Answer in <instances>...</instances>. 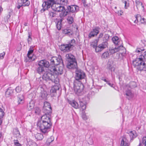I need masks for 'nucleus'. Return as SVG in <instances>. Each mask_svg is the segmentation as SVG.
<instances>
[{
	"label": "nucleus",
	"instance_id": "f257e3e1",
	"mask_svg": "<svg viewBox=\"0 0 146 146\" xmlns=\"http://www.w3.org/2000/svg\"><path fill=\"white\" fill-rule=\"evenodd\" d=\"M52 9L54 11L60 12L59 17H66L67 15L75 13L79 10V7L75 5L68 6L66 9L64 7L61 6L59 4H54L52 7Z\"/></svg>",
	"mask_w": 146,
	"mask_h": 146
},
{
	"label": "nucleus",
	"instance_id": "f03ea898",
	"mask_svg": "<svg viewBox=\"0 0 146 146\" xmlns=\"http://www.w3.org/2000/svg\"><path fill=\"white\" fill-rule=\"evenodd\" d=\"M51 118V114H45L41 117L42 122H37V125L39 127L41 132L46 133L50 131L52 125Z\"/></svg>",
	"mask_w": 146,
	"mask_h": 146
},
{
	"label": "nucleus",
	"instance_id": "7ed1b4c3",
	"mask_svg": "<svg viewBox=\"0 0 146 146\" xmlns=\"http://www.w3.org/2000/svg\"><path fill=\"white\" fill-rule=\"evenodd\" d=\"M132 64L138 71H146V62L143 60L137 58L133 61Z\"/></svg>",
	"mask_w": 146,
	"mask_h": 146
},
{
	"label": "nucleus",
	"instance_id": "20e7f679",
	"mask_svg": "<svg viewBox=\"0 0 146 146\" xmlns=\"http://www.w3.org/2000/svg\"><path fill=\"white\" fill-rule=\"evenodd\" d=\"M57 77L56 75L52 74L51 73H50L49 72H46L42 76V78L45 82L48 81H51L55 84H58L59 81V79Z\"/></svg>",
	"mask_w": 146,
	"mask_h": 146
},
{
	"label": "nucleus",
	"instance_id": "39448f33",
	"mask_svg": "<svg viewBox=\"0 0 146 146\" xmlns=\"http://www.w3.org/2000/svg\"><path fill=\"white\" fill-rule=\"evenodd\" d=\"M66 57L68 61L67 67L69 69H74L77 67V64L75 57L71 54H67Z\"/></svg>",
	"mask_w": 146,
	"mask_h": 146
},
{
	"label": "nucleus",
	"instance_id": "423d86ee",
	"mask_svg": "<svg viewBox=\"0 0 146 146\" xmlns=\"http://www.w3.org/2000/svg\"><path fill=\"white\" fill-rule=\"evenodd\" d=\"M84 86L79 81H74V82L73 88L75 93L78 95H81L83 93Z\"/></svg>",
	"mask_w": 146,
	"mask_h": 146
},
{
	"label": "nucleus",
	"instance_id": "0eeeda50",
	"mask_svg": "<svg viewBox=\"0 0 146 146\" xmlns=\"http://www.w3.org/2000/svg\"><path fill=\"white\" fill-rule=\"evenodd\" d=\"M109 51L111 54H114L118 52H119L121 54L125 53L126 52L125 49L121 44L117 47H110L109 48Z\"/></svg>",
	"mask_w": 146,
	"mask_h": 146
},
{
	"label": "nucleus",
	"instance_id": "6e6552de",
	"mask_svg": "<svg viewBox=\"0 0 146 146\" xmlns=\"http://www.w3.org/2000/svg\"><path fill=\"white\" fill-rule=\"evenodd\" d=\"M42 4V6L43 7L41 10V13L44 12L45 10L48 9V8L51 7L52 9V7L54 4H56L55 3L54 0H46Z\"/></svg>",
	"mask_w": 146,
	"mask_h": 146
},
{
	"label": "nucleus",
	"instance_id": "1a4fd4ad",
	"mask_svg": "<svg viewBox=\"0 0 146 146\" xmlns=\"http://www.w3.org/2000/svg\"><path fill=\"white\" fill-rule=\"evenodd\" d=\"M50 64L54 65H58L62 64L63 65V62L60 56H58V57H53L50 59Z\"/></svg>",
	"mask_w": 146,
	"mask_h": 146
},
{
	"label": "nucleus",
	"instance_id": "9d476101",
	"mask_svg": "<svg viewBox=\"0 0 146 146\" xmlns=\"http://www.w3.org/2000/svg\"><path fill=\"white\" fill-rule=\"evenodd\" d=\"M145 50V49L143 48H137L136 49L135 52H141V54L138 58L146 62V50L143 52V51Z\"/></svg>",
	"mask_w": 146,
	"mask_h": 146
},
{
	"label": "nucleus",
	"instance_id": "9b49d317",
	"mask_svg": "<svg viewBox=\"0 0 146 146\" xmlns=\"http://www.w3.org/2000/svg\"><path fill=\"white\" fill-rule=\"evenodd\" d=\"M100 29V28L99 27H96L90 32L88 35V38H90L96 36L99 33Z\"/></svg>",
	"mask_w": 146,
	"mask_h": 146
},
{
	"label": "nucleus",
	"instance_id": "f8f14e48",
	"mask_svg": "<svg viewBox=\"0 0 146 146\" xmlns=\"http://www.w3.org/2000/svg\"><path fill=\"white\" fill-rule=\"evenodd\" d=\"M85 74L84 72L81 70H78L76 72V80L78 81L79 80L83 79L85 77Z\"/></svg>",
	"mask_w": 146,
	"mask_h": 146
},
{
	"label": "nucleus",
	"instance_id": "ddd939ff",
	"mask_svg": "<svg viewBox=\"0 0 146 146\" xmlns=\"http://www.w3.org/2000/svg\"><path fill=\"white\" fill-rule=\"evenodd\" d=\"M72 49L68 44H61L60 46V49L64 52H69Z\"/></svg>",
	"mask_w": 146,
	"mask_h": 146
},
{
	"label": "nucleus",
	"instance_id": "4468645a",
	"mask_svg": "<svg viewBox=\"0 0 146 146\" xmlns=\"http://www.w3.org/2000/svg\"><path fill=\"white\" fill-rule=\"evenodd\" d=\"M38 66H40L46 68H48L50 66V64L48 62L45 60H42L39 61Z\"/></svg>",
	"mask_w": 146,
	"mask_h": 146
},
{
	"label": "nucleus",
	"instance_id": "2eb2a0df",
	"mask_svg": "<svg viewBox=\"0 0 146 146\" xmlns=\"http://www.w3.org/2000/svg\"><path fill=\"white\" fill-rule=\"evenodd\" d=\"M129 141L125 136L123 137L121 142V146H129Z\"/></svg>",
	"mask_w": 146,
	"mask_h": 146
},
{
	"label": "nucleus",
	"instance_id": "dca6fc26",
	"mask_svg": "<svg viewBox=\"0 0 146 146\" xmlns=\"http://www.w3.org/2000/svg\"><path fill=\"white\" fill-rule=\"evenodd\" d=\"M42 134L37 133L35 135L36 138L38 140H42L44 137H46L48 135V133H44L42 132Z\"/></svg>",
	"mask_w": 146,
	"mask_h": 146
},
{
	"label": "nucleus",
	"instance_id": "f3484780",
	"mask_svg": "<svg viewBox=\"0 0 146 146\" xmlns=\"http://www.w3.org/2000/svg\"><path fill=\"white\" fill-rule=\"evenodd\" d=\"M59 88L58 86L57 85H55L52 87L50 90V93L53 96H55L56 94L57 90H58Z\"/></svg>",
	"mask_w": 146,
	"mask_h": 146
},
{
	"label": "nucleus",
	"instance_id": "a211bd4d",
	"mask_svg": "<svg viewBox=\"0 0 146 146\" xmlns=\"http://www.w3.org/2000/svg\"><path fill=\"white\" fill-rule=\"evenodd\" d=\"M43 111L45 114H51L52 113L51 106L43 107Z\"/></svg>",
	"mask_w": 146,
	"mask_h": 146
},
{
	"label": "nucleus",
	"instance_id": "6ab92c4d",
	"mask_svg": "<svg viewBox=\"0 0 146 146\" xmlns=\"http://www.w3.org/2000/svg\"><path fill=\"white\" fill-rule=\"evenodd\" d=\"M112 40L115 44L119 45L122 43V41H121L120 39L116 36H113L112 38Z\"/></svg>",
	"mask_w": 146,
	"mask_h": 146
},
{
	"label": "nucleus",
	"instance_id": "aec40b11",
	"mask_svg": "<svg viewBox=\"0 0 146 146\" xmlns=\"http://www.w3.org/2000/svg\"><path fill=\"white\" fill-rule=\"evenodd\" d=\"M126 98L128 100H130L133 97V94L130 90H127L126 91Z\"/></svg>",
	"mask_w": 146,
	"mask_h": 146
},
{
	"label": "nucleus",
	"instance_id": "412c9836",
	"mask_svg": "<svg viewBox=\"0 0 146 146\" xmlns=\"http://www.w3.org/2000/svg\"><path fill=\"white\" fill-rule=\"evenodd\" d=\"M18 102L19 104L23 103L24 101V96L23 94H19L17 96Z\"/></svg>",
	"mask_w": 146,
	"mask_h": 146
},
{
	"label": "nucleus",
	"instance_id": "4be33fe9",
	"mask_svg": "<svg viewBox=\"0 0 146 146\" xmlns=\"http://www.w3.org/2000/svg\"><path fill=\"white\" fill-rule=\"evenodd\" d=\"M70 15L68 16L67 20L68 23L69 24H71L74 22L73 17L75 16V14L73 13L71 15V14H70Z\"/></svg>",
	"mask_w": 146,
	"mask_h": 146
},
{
	"label": "nucleus",
	"instance_id": "5701e85b",
	"mask_svg": "<svg viewBox=\"0 0 146 146\" xmlns=\"http://www.w3.org/2000/svg\"><path fill=\"white\" fill-rule=\"evenodd\" d=\"M13 92V90L9 88L5 92V96L6 97H9L11 96Z\"/></svg>",
	"mask_w": 146,
	"mask_h": 146
},
{
	"label": "nucleus",
	"instance_id": "b1692460",
	"mask_svg": "<svg viewBox=\"0 0 146 146\" xmlns=\"http://www.w3.org/2000/svg\"><path fill=\"white\" fill-rule=\"evenodd\" d=\"M36 70L37 72L40 74H42L44 72H45L44 67L40 66H38Z\"/></svg>",
	"mask_w": 146,
	"mask_h": 146
},
{
	"label": "nucleus",
	"instance_id": "393cba45",
	"mask_svg": "<svg viewBox=\"0 0 146 146\" xmlns=\"http://www.w3.org/2000/svg\"><path fill=\"white\" fill-rule=\"evenodd\" d=\"M63 73V67L62 66L60 67H57L55 71V75L61 74Z\"/></svg>",
	"mask_w": 146,
	"mask_h": 146
},
{
	"label": "nucleus",
	"instance_id": "a878e982",
	"mask_svg": "<svg viewBox=\"0 0 146 146\" xmlns=\"http://www.w3.org/2000/svg\"><path fill=\"white\" fill-rule=\"evenodd\" d=\"M27 56L25 58L24 61L25 62H30L35 60L34 56L30 55H27Z\"/></svg>",
	"mask_w": 146,
	"mask_h": 146
},
{
	"label": "nucleus",
	"instance_id": "bb28decb",
	"mask_svg": "<svg viewBox=\"0 0 146 146\" xmlns=\"http://www.w3.org/2000/svg\"><path fill=\"white\" fill-rule=\"evenodd\" d=\"M101 49L102 50L103 49L108 47V43L106 42L103 41L101 44L99 45Z\"/></svg>",
	"mask_w": 146,
	"mask_h": 146
},
{
	"label": "nucleus",
	"instance_id": "cd10ccee",
	"mask_svg": "<svg viewBox=\"0 0 146 146\" xmlns=\"http://www.w3.org/2000/svg\"><path fill=\"white\" fill-rule=\"evenodd\" d=\"M70 104L72 106V107L76 109L78 108L79 105L74 100L70 101Z\"/></svg>",
	"mask_w": 146,
	"mask_h": 146
},
{
	"label": "nucleus",
	"instance_id": "c85d7f7f",
	"mask_svg": "<svg viewBox=\"0 0 146 146\" xmlns=\"http://www.w3.org/2000/svg\"><path fill=\"white\" fill-rule=\"evenodd\" d=\"M34 105L32 101H31L28 104L27 108L29 111L31 110L34 108Z\"/></svg>",
	"mask_w": 146,
	"mask_h": 146
},
{
	"label": "nucleus",
	"instance_id": "c756f323",
	"mask_svg": "<svg viewBox=\"0 0 146 146\" xmlns=\"http://www.w3.org/2000/svg\"><path fill=\"white\" fill-rule=\"evenodd\" d=\"M18 1H21V3L23 4V6H28L30 3V2L28 0H18Z\"/></svg>",
	"mask_w": 146,
	"mask_h": 146
},
{
	"label": "nucleus",
	"instance_id": "7c9ffc66",
	"mask_svg": "<svg viewBox=\"0 0 146 146\" xmlns=\"http://www.w3.org/2000/svg\"><path fill=\"white\" fill-rule=\"evenodd\" d=\"M86 102L85 101H80V106L82 109V111L85 110L86 108Z\"/></svg>",
	"mask_w": 146,
	"mask_h": 146
},
{
	"label": "nucleus",
	"instance_id": "2f4dec72",
	"mask_svg": "<svg viewBox=\"0 0 146 146\" xmlns=\"http://www.w3.org/2000/svg\"><path fill=\"white\" fill-rule=\"evenodd\" d=\"M48 67V70L51 72L55 74V71L56 70V67L54 66H51L50 65Z\"/></svg>",
	"mask_w": 146,
	"mask_h": 146
},
{
	"label": "nucleus",
	"instance_id": "473e14b6",
	"mask_svg": "<svg viewBox=\"0 0 146 146\" xmlns=\"http://www.w3.org/2000/svg\"><path fill=\"white\" fill-rule=\"evenodd\" d=\"M99 41L98 39L95 40L93 42H92L91 44V46L93 48H94L98 45V43Z\"/></svg>",
	"mask_w": 146,
	"mask_h": 146
},
{
	"label": "nucleus",
	"instance_id": "72a5a7b5",
	"mask_svg": "<svg viewBox=\"0 0 146 146\" xmlns=\"http://www.w3.org/2000/svg\"><path fill=\"white\" fill-rule=\"evenodd\" d=\"M135 17L136 18V20L134 21V23H136L138 21H140L142 17L140 15L138 14L137 15H135Z\"/></svg>",
	"mask_w": 146,
	"mask_h": 146
},
{
	"label": "nucleus",
	"instance_id": "f704fd0d",
	"mask_svg": "<svg viewBox=\"0 0 146 146\" xmlns=\"http://www.w3.org/2000/svg\"><path fill=\"white\" fill-rule=\"evenodd\" d=\"M129 135L131 138H134L137 136V134L135 131H130L129 133Z\"/></svg>",
	"mask_w": 146,
	"mask_h": 146
},
{
	"label": "nucleus",
	"instance_id": "c9c22d12",
	"mask_svg": "<svg viewBox=\"0 0 146 146\" xmlns=\"http://www.w3.org/2000/svg\"><path fill=\"white\" fill-rule=\"evenodd\" d=\"M58 3H59V4L60 5V4L63 5H66L68 3L67 0H57Z\"/></svg>",
	"mask_w": 146,
	"mask_h": 146
},
{
	"label": "nucleus",
	"instance_id": "e433bc0d",
	"mask_svg": "<svg viewBox=\"0 0 146 146\" xmlns=\"http://www.w3.org/2000/svg\"><path fill=\"white\" fill-rule=\"evenodd\" d=\"M73 49L76 44L75 41L74 39H72L68 44Z\"/></svg>",
	"mask_w": 146,
	"mask_h": 146
},
{
	"label": "nucleus",
	"instance_id": "4c0bfd02",
	"mask_svg": "<svg viewBox=\"0 0 146 146\" xmlns=\"http://www.w3.org/2000/svg\"><path fill=\"white\" fill-rule=\"evenodd\" d=\"M122 2L125 4V8L127 9L129 6V3L128 0H122Z\"/></svg>",
	"mask_w": 146,
	"mask_h": 146
},
{
	"label": "nucleus",
	"instance_id": "58836bf2",
	"mask_svg": "<svg viewBox=\"0 0 146 146\" xmlns=\"http://www.w3.org/2000/svg\"><path fill=\"white\" fill-rule=\"evenodd\" d=\"M34 46H31L30 47L29 49V50L28 51L27 55L32 56V55L31 54L33 53L34 51Z\"/></svg>",
	"mask_w": 146,
	"mask_h": 146
},
{
	"label": "nucleus",
	"instance_id": "ea45409f",
	"mask_svg": "<svg viewBox=\"0 0 146 146\" xmlns=\"http://www.w3.org/2000/svg\"><path fill=\"white\" fill-rule=\"evenodd\" d=\"M110 36L108 34H105L103 38V41L104 42H108V41L109 39Z\"/></svg>",
	"mask_w": 146,
	"mask_h": 146
},
{
	"label": "nucleus",
	"instance_id": "a19ab883",
	"mask_svg": "<svg viewBox=\"0 0 146 146\" xmlns=\"http://www.w3.org/2000/svg\"><path fill=\"white\" fill-rule=\"evenodd\" d=\"M13 133L17 136H19L20 135V133L17 128H15L13 130Z\"/></svg>",
	"mask_w": 146,
	"mask_h": 146
},
{
	"label": "nucleus",
	"instance_id": "79ce46f5",
	"mask_svg": "<svg viewBox=\"0 0 146 146\" xmlns=\"http://www.w3.org/2000/svg\"><path fill=\"white\" fill-rule=\"evenodd\" d=\"M109 57V53L108 52H104L102 55V58H107Z\"/></svg>",
	"mask_w": 146,
	"mask_h": 146
},
{
	"label": "nucleus",
	"instance_id": "37998d69",
	"mask_svg": "<svg viewBox=\"0 0 146 146\" xmlns=\"http://www.w3.org/2000/svg\"><path fill=\"white\" fill-rule=\"evenodd\" d=\"M49 17L52 18L56 16V14L55 11H50L49 13Z\"/></svg>",
	"mask_w": 146,
	"mask_h": 146
},
{
	"label": "nucleus",
	"instance_id": "c03bdc74",
	"mask_svg": "<svg viewBox=\"0 0 146 146\" xmlns=\"http://www.w3.org/2000/svg\"><path fill=\"white\" fill-rule=\"evenodd\" d=\"M136 6L137 7H139L140 5H141L143 8H144V6L142 5V3L139 0H136L135 1Z\"/></svg>",
	"mask_w": 146,
	"mask_h": 146
},
{
	"label": "nucleus",
	"instance_id": "a18cd8bd",
	"mask_svg": "<svg viewBox=\"0 0 146 146\" xmlns=\"http://www.w3.org/2000/svg\"><path fill=\"white\" fill-rule=\"evenodd\" d=\"M107 68L108 70H111V71H114V68L110 64H108V65Z\"/></svg>",
	"mask_w": 146,
	"mask_h": 146
},
{
	"label": "nucleus",
	"instance_id": "49530a36",
	"mask_svg": "<svg viewBox=\"0 0 146 146\" xmlns=\"http://www.w3.org/2000/svg\"><path fill=\"white\" fill-rule=\"evenodd\" d=\"M18 1L17 3L16 6V7L18 9H20L21 7L23 6V4L21 3V1Z\"/></svg>",
	"mask_w": 146,
	"mask_h": 146
},
{
	"label": "nucleus",
	"instance_id": "de8ad7c7",
	"mask_svg": "<svg viewBox=\"0 0 146 146\" xmlns=\"http://www.w3.org/2000/svg\"><path fill=\"white\" fill-rule=\"evenodd\" d=\"M29 144L30 146H37V144L35 142L32 141H29Z\"/></svg>",
	"mask_w": 146,
	"mask_h": 146
},
{
	"label": "nucleus",
	"instance_id": "09e8293b",
	"mask_svg": "<svg viewBox=\"0 0 146 146\" xmlns=\"http://www.w3.org/2000/svg\"><path fill=\"white\" fill-rule=\"evenodd\" d=\"M31 35L29 32V36L28 38L27 39V41L28 44H30L31 43V42L32 41V38L31 37Z\"/></svg>",
	"mask_w": 146,
	"mask_h": 146
},
{
	"label": "nucleus",
	"instance_id": "8fccbe9b",
	"mask_svg": "<svg viewBox=\"0 0 146 146\" xmlns=\"http://www.w3.org/2000/svg\"><path fill=\"white\" fill-rule=\"evenodd\" d=\"M35 112L36 114H39L40 112V110L38 108L36 107L34 108Z\"/></svg>",
	"mask_w": 146,
	"mask_h": 146
},
{
	"label": "nucleus",
	"instance_id": "3c124183",
	"mask_svg": "<svg viewBox=\"0 0 146 146\" xmlns=\"http://www.w3.org/2000/svg\"><path fill=\"white\" fill-rule=\"evenodd\" d=\"M56 27L58 30H60L61 29L62 27V24L61 23H60L59 22H58L57 24H56Z\"/></svg>",
	"mask_w": 146,
	"mask_h": 146
},
{
	"label": "nucleus",
	"instance_id": "603ef678",
	"mask_svg": "<svg viewBox=\"0 0 146 146\" xmlns=\"http://www.w3.org/2000/svg\"><path fill=\"white\" fill-rule=\"evenodd\" d=\"M94 48L95 49V51L96 52H100L102 50L100 48L99 45H98V46H97Z\"/></svg>",
	"mask_w": 146,
	"mask_h": 146
},
{
	"label": "nucleus",
	"instance_id": "864d4df0",
	"mask_svg": "<svg viewBox=\"0 0 146 146\" xmlns=\"http://www.w3.org/2000/svg\"><path fill=\"white\" fill-rule=\"evenodd\" d=\"M4 113L3 110L0 108V118H2L4 115Z\"/></svg>",
	"mask_w": 146,
	"mask_h": 146
},
{
	"label": "nucleus",
	"instance_id": "5fc2aeb1",
	"mask_svg": "<svg viewBox=\"0 0 146 146\" xmlns=\"http://www.w3.org/2000/svg\"><path fill=\"white\" fill-rule=\"evenodd\" d=\"M47 96V93L45 92H44L41 94V97L43 99H45Z\"/></svg>",
	"mask_w": 146,
	"mask_h": 146
},
{
	"label": "nucleus",
	"instance_id": "6e6d98bb",
	"mask_svg": "<svg viewBox=\"0 0 146 146\" xmlns=\"http://www.w3.org/2000/svg\"><path fill=\"white\" fill-rule=\"evenodd\" d=\"M142 143L144 146H146V137H144L142 139Z\"/></svg>",
	"mask_w": 146,
	"mask_h": 146
},
{
	"label": "nucleus",
	"instance_id": "4d7b16f0",
	"mask_svg": "<svg viewBox=\"0 0 146 146\" xmlns=\"http://www.w3.org/2000/svg\"><path fill=\"white\" fill-rule=\"evenodd\" d=\"M15 90L17 92H19L21 90V88L20 86H18L16 88Z\"/></svg>",
	"mask_w": 146,
	"mask_h": 146
},
{
	"label": "nucleus",
	"instance_id": "13d9d810",
	"mask_svg": "<svg viewBox=\"0 0 146 146\" xmlns=\"http://www.w3.org/2000/svg\"><path fill=\"white\" fill-rule=\"evenodd\" d=\"M51 106L50 104L47 102H44V106L43 107H48V106Z\"/></svg>",
	"mask_w": 146,
	"mask_h": 146
},
{
	"label": "nucleus",
	"instance_id": "bf43d9fd",
	"mask_svg": "<svg viewBox=\"0 0 146 146\" xmlns=\"http://www.w3.org/2000/svg\"><path fill=\"white\" fill-rule=\"evenodd\" d=\"M54 140V138L53 137H51L50 138L48 139L47 142L48 143H50L52 142Z\"/></svg>",
	"mask_w": 146,
	"mask_h": 146
},
{
	"label": "nucleus",
	"instance_id": "052dcab7",
	"mask_svg": "<svg viewBox=\"0 0 146 146\" xmlns=\"http://www.w3.org/2000/svg\"><path fill=\"white\" fill-rule=\"evenodd\" d=\"M71 30L70 29H65L64 30V32L65 34H68L70 33Z\"/></svg>",
	"mask_w": 146,
	"mask_h": 146
},
{
	"label": "nucleus",
	"instance_id": "680f3d73",
	"mask_svg": "<svg viewBox=\"0 0 146 146\" xmlns=\"http://www.w3.org/2000/svg\"><path fill=\"white\" fill-rule=\"evenodd\" d=\"M5 54V53L3 52L2 53L0 54V59H3Z\"/></svg>",
	"mask_w": 146,
	"mask_h": 146
},
{
	"label": "nucleus",
	"instance_id": "e2e57ef3",
	"mask_svg": "<svg viewBox=\"0 0 146 146\" xmlns=\"http://www.w3.org/2000/svg\"><path fill=\"white\" fill-rule=\"evenodd\" d=\"M15 145L16 146H20L21 144L18 142L17 140H16V141L14 142Z\"/></svg>",
	"mask_w": 146,
	"mask_h": 146
},
{
	"label": "nucleus",
	"instance_id": "0e129e2a",
	"mask_svg": "<svg viewBox=\"0 0 146 146\" xmlns=\"http://www.w3.org/2000/svg\"><path fill=\"white\" fill-rule=\"evenodd\" d=\"M107 83L110 86L113 88H114V87L113 86V84L112 83H110L109 81H108Z\"/></svg>",
	"mask_w": 146,
	"mask_h": 146
},
{
	"label": "nucleus",
	"instance_id": "69168bd1",
	"mask_svg": "<svg viewBox=\"0 0 146 146\" xmlns=\"http://www.w3.org/2000/svg\"><path fill=\"white\" fill-rule=\"evenodd\" d=\"M104 35V34L102 33H100L98 37V39L99 40V39L100 38H102Z\"/></svg>",
	"mask_w": 146,
	"mask_h": 146
},
{
	"label": "nucleus",
	"instance_id": "338daca9",
	"mask_svg": "<svg viewBox=\"0 0 146 146\" xmlns=\"http://www.w3.org/2000/svg\"><path fill=\"white\" fill-rule=\"evenodd\" d=\"M116 13H117L119 15L121 16L122 15L123 13V12H122L120 10L119 11H118L117 13L116 12Z\"/></svg>",
	"mask_w": 146,
	"mask_h": 146
},
{
	"label": "nucleus",
	"instance_id": "774afa93",
	"mask_svg": "<svg viewBox=\"0 0 146 146\" xmlns=\"http://www.w3.org/2000/svg\"><path fill=\"white\" fill-rule=\"evenodd\" d=\"M145 19L144 18H141L140 22L141 23H144L145 22Z\"/></svg>",
	"mask_w": 146,
	"mask_h": 146
}]
</instances>
